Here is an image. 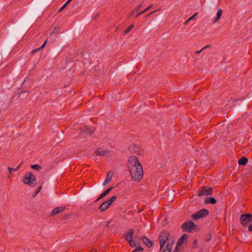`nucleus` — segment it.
Masks as SVG:
<instances>
[{"label":"nucleus","instance_id":"nucleus-1","mask_svg":"<svg viewBox=\"0 0 252 252\" xmlns=\"http://www.w3.org/2000/svg\"><path fill=\"white\" fill-rule=\"evenodd\" d=\"M131 179L134 181H140L143 175V168L135 156L129 157L127 162Z\"/></svg>","mask_w":252,"mask_h":252},{"label":"nucleus","instance_id":"nucleus-2","mask_svg":"<svg viewBox=\"0 0 252 252\" xmlns=\"http://www.w3.org/2000/svg\"><path fill=\"white\" fill-rule=\"evenodd\" d=\"M170 233L168 231L164 230L161 232L159 236V243H160V251H162L166 242L169 241V243H174V240L170 241L169 239Z\"/></svg>","mask_w":252,"mask_h":252},{"label":"nucleus","instance_id":"nucleus-3","mask_svg":"<svg viewBox=\"0 0 252 252\" xmlns=\"http://www.w3.org/2000/svg\"><path fill=\"white\" fill-rule=\"evenodd\" d=\"M23 182L31 187H34L36 185V177L31 172H27L24 176Z\"/></svg>","mask_w":252,"mask_h":252},{"label":"nucleus","instance_id":"nucleus-4","mask_svg":"<svg viewBox=\"0 0 252 252\" xmlns=\"http://www.w3.org/2000/svg\"><path fill=\"white\" fill-rule=\"evenodd\" d=\"M182 228L184 232H192L196 231L198 226L191 221H186L182 225Z\"/></svg>","mask_w":252,"mask_h":252},{"label":"nucleus","instance_id":"nucleus-5","mask_svg":"<svg viewBox=\"0 0 252 252\" xmlns=\"http://www.w3.org/2000/svg\"><path fill=\"white\" fill-rule=\"evenodd\" d=\"M240 221L242 225L247 226L252 222V214H244L241 215Z\"/></svg>","mask_w":252,"mask_h":252},{"label":"nucleus","instance_id":"nucleus-6","mask_svg":"<svg viewBox=\"0 0 252 252\" xmlns=\"http://www.w3.org/2000/svg\"><path fill=\"white\" fill-rule=\"evenodd\" d=\"M209 211L206 209H202L191 216V218L194 220L205 217L209 215Z\"/></svg>","mask_w":252,"mask_h":252},{"label":"nucleus","instance_id":"nucleus-7","mask_svg":"<svg viewBox=\"0 0 252 252\" xmlns=\"http://www.w3.org/2000/svg\"><path fill=\"white\" fill-rule=\"evenodd\" d=\"M213 189L208 186H203L198 193V196H208L212 195Z\"/></svg>","mask_w":252,"mask_h":252},{"label":"nucleus","instance_id":"nucleus-8","mask_svg":"<svg viewBox=\"0 0 252 252\" xmlns=\"http://www.w3.org/2000/svg\"><path fill=\"white\" fill-rule=\"evenodd\" d=\"M134 233V230L132 228H130L128 231L124 235V238L128 243H131V240L133 239V236Z\"/></svg>","mask_w":252,"mask_h":252},{"label":"nucleus","instance_id":"nucleus-9","mask_svg":"<svg viewBox=\"0 0 252 252\" xmlns=\"http://www.w3.org/2000/svg\"><path fill=\"white\" fill-rule=\"evenodd\" d=\"M188 235L186 234H184L181 237L178 241L174 252H178V248L180 247L184 242L187 239Z\"/></svg>","mask_w":252,"mask_h":252},{"label":"nucleus","instance_id":"nucleus-10","mask_svg":"<svg viewBox=\"0 0 252 252\" xmlns=\"http://www.w3.org/2000/svg\"><path fill=\"white\" fill-rule=\"evenodd\" d=\"M65 209V207H59L54 208L51 213L52 216H54L55 215H57L59 213L63 212Z\"/></svg>","mask_w":252,"mask_h":252},{"label":"nucleus","instance_id":"nucleus-11","mask_svg":"<svg viewBox=\"0 0 252 252\" xmlns=\"http://www.w3.org/2000/svg\"><path fill=\"white\" fill-rule=\"evenodd\" d=\"M113 175V171H110L108 172V173H107V177L105 178V179L103 182V186L106 185V184H108L111 181V180H112Z\"/></svg>","mask_w":252,"mask_h":252},{"label":"nucleus","instance_id":"nucleus-12","mask_svg":"<svg viewBox=\"0 0 252 252\" xmlns=\"http://www.w3.org/2000/svg\"><path fill=\"white\" fill-rule=\"evenodd\" d=\"M143 243L148 248H151L153 245V242L146 236H143L142 238Z\"/></svg>","mask_w":252,"mask_h":252},{"label":"nucleus","instance_id":"nucleus-13","mask_svg":"<svg viewBox=\"0 0 252 252\" xmlns=\"http://www.w3.org/2000/svg\"><path fill=\"white\" fill-rule=\"evenodd\" d=\"M113 187L109 188V189L105 190L103 193H102L99 196V197L95 200V202L97 201L98 200L104 197L106 195H107L109 192L113 189Z\"/></svg>","mask_w":252,"mask_h":252},{"label":"nucleus","instance_id":"nucleus-14","mask_svg":"<svg viewBox=\"0 0 252 252\" xmlns=\"http://www.w3.org/2000/svg\"><path fill=\"white\" fill-rule=\"evenodd\" d=\"M94 153L97 156H104L107 155L108 153V152L107 151L103 150L102 149L99 148L97 149L95 151Z\"/></svg>","mask_w":252,"mask_h":252},{"label":"nucleus","instance_id":"nucleus-15","mask_svg":"<svg viewBox=\"0 0 252 252\" xmlns=\"http://www.w3.org/2000/svg\"><path fill=\"white\" fill-rule=\"evenodd\" d=\"M217 202L216 199L214 197H207L205 199V203L209 204H214Z\"/></svg>","mask_w":252,"mask_h":252},{"label":"nucleus","instance_id":"nucleus-16","mask_svg":"<svg viewBox=\"0 0 252 252\" xmlns=\"http://www.w3.org/2000/svg\"><path fill=\"white\" fill-rule=\"evenodd\" d=\"M108 202L105 201L99 206L98 208L101 211H105L109 207L110 205L108 204Z\"/></svg>","mask_w":252,"mask_h":252},{"label":"nucleus","instance_id":"nucleus-17","mask_svg":"<svg viewBox=\"0 0 252 252\" xmlns=\"http://www.w3.org/2000/svg\"><path fill=\"white\" fill-rule=\"evenodd\" d=\"M222 10L221 9L219 8L217 11V16L216 18L213 21V23H216L220 19L222 15Z\"/></svg>","mask_w":252,"mask_h":252},{"label":"nucleus","instance_id":"nucleus-18","mask_svg":"<svg viewBox=\"0 0 252 252\" xmlns=\"http://www.w3.org/2000/svg\"><path fill=\"white\" fill-rule=\"evenodd\" d=\"M248 161V159L245 157H243L238 160V163L240 165H245Z\"/></svg>","mask_w":252,"mask_h":252},{"label":"nucleus","instance_id":"nucleus-19","mask_svg":"<svg viewBox=\"0 0 252 252\" xmlns=\"http://www.w3.org/2000/svg\"><path fill=\"white\" fill-rule=\"evenodd\" d=\"M153 5V4L149 5L147 8H146L144 10H143L140 11V12H139L138 13H137L136 15H135V18H138V16H139L140 15L143 14V13H144L146 12L147 11H148V10H149L152 8Z\"/></svg>","mask_w":252,"mask_h":252},{"label":"nucleus","instance_id":"nucleus-20","mask_svg":"<svg viewBox=\"0 0 252 252\" xmlns=\"http://www.w3.org/2000/svg\"><path fill=\"white\" fill-rule=\"evenodd\" d=\"M47 43V40H45L44 43L39 48H36L32 50V54L33 55L35 54V53L41 50L45 46Z\"/></svg>","mask_w":252,"mask_h":252},{"label":"nucleus","instance_id":"nucleus-21","mask_svg":"<svg viewBox=\"0 0 252 252\" xmlns=\"http://www.w3.org/2000/svg\"><path fill=\"white\" fill-rule=\"evenodd\" d=\"M172 248V244L169 243V241L168 242V244L164 249L162 252H171V250Z\"/></svg>","mask_w":252,"mask_h":252},{"label":"nucleus","instance_id":"nucleus-22","mask_svg":"<svg viewBox=\"0 0 252 252\" xmlns=\"http://www.w3.org/2000/svg\"><path fill=\"white\" fill-rule=\"evenodd\" d=\"M83 130L87 133L91 134L94 131V129L93 127L89 128L87 126H85L83 128Z\"/></svg>","mask_w":252,"mask_h":252},{"label":"nucleus","instance_id":"nucleus-23","mask_svg":"<svg viewBox=\"0 0 252 252\" xmlns=\"http://www.w3.org/2000/svg\"><path fill=\"white\" fill-rule=\"evenodd\" d=\"M22 163H21L19 165H18L15 168H13L10 167H9L8 168V169L9 171V172L11 173L12 171H17L18 170L20 167V166L21 165Z\"/></svg>","mask_w":252,"mask_h":252},{"label":"nucleus","instance_id":"nucleus-24","mask_svg":"<svg viewBox=\"0 0 252 252\" xmlns=\"http://www.w3.org/2000/svg\"><path fill=\"white\" fill-rule=\"evenodd\" d=\"M31 168L37 171L40 170L41 168V166L37 164L31 165Z\"/></svg>","mask_w":252,"mask_h":252},{"label":"nucleus","instance_id":"nucleus-25","mask_svg":"<svg viewBox=\"0 0 252 252\" xmlns=\"http://www.w3.org/2000/svg\"><path fill=\"white\" fill-rule=\"evenodd\" d=\"M133 28V25H131L130 26H129L127 28V29H126L125 31H124V33L125 34H127Z\"/></svg>","mask_w":252,"mask_h":252},{"label":"nucleus","instance_id":"nucleus-26","mask_svg":"<svg viewBox=\"0 0 252 252\" xmlns=\"http://www.w3.org/2000/svg\"><path fill=\"white\" fill-rule=\"evenodd\" d=\"M117 198V196L116 195H114L112 196L111 199L109 200H107L106 201H108V203L109 205H110L113 202H114Z\"/></svg>","mask_w":252,"mask_h":252},{"label":"nucleus","instance_id":"nucleus-27","mask_svg":"<svg viewBox=\"0 0 252 252\" xmlns=\"http://www.w3.org/2000/svg\"><path fill=\"white\" fill-rule=\"evenodd\" d=\"M209 46V45H207V46H205L204 47H203V48H202L200 50L195 51V54H199L201 53L203 50H204L206 48L208 47Z\"/></svg>","mask_w":252,"mask_h":252},{"label":"nucleus","instance_id":"nucleus-28","mask_svg":"<svg viewBox=\"0 0 252 252\" xmlns=\"http://www.w3.org/2000/svg\"><path fill=\"white\" fill-rule=\"evenodd\" d=\"M132 252H143V249L139 247L137 249L134 250Z\"/></svg>","mask_w":252,"mask_h":252},{"label":"nucleus","instance_id":"nucleus-29","mask_svg":"<svg viewBox=\"0 0 252 252\" xmlns=\"http://www.w3.org/2000/svg\"><path fill=\"white\" fill-rule=\"evenodd\" d=\"M142 3H141L140 4H139L138 6H137L135 8H134V10L136 11V12H137L138 10H139L141 7H142Z\"/></svg>","mask_w":252,"mask_h":252},{"label":"nucleus","instance_id":"nucleus-30","mask_svg":"<svg viewBox=\"0 0 252 252\" xmlns=\"http://www.w3.org/2000/svg\"><path fill=\"white\" fill-rule=\"evenodd\" d=\"M130 247H134L136 246V242L134 241H133V239L131 240V243H128Z\"/></svg>","mask_w":252,"mask_h":252},{"label":"nucleus","instance_id":"nucleus-31","mask_svg":"<svg viewBox=\"0 0 252 252\" xmlns=\"http://www.w3.org/2000/svg\"><path fill=\"white\" fill-rule=\"evenodd\" d=\"M197 246V241L196 239L194 240L193 242V248H195Z\"/></svg>","mask_w":252,"mask_h":252},{"label":"nucleus","instance_id":"nucleus-32","mask_svg":"<svg viewBox=\"0 0 252 252\" xmlns=\"http://www.w3.org/2000/svg\"><path fill=\"white\" fill-rule=\"evenodd\" d=\"M42 189V186L39 187L35 191V194L34 196H35L37 194H38L41 190Z\"/></svg>","mask_w":252,"mask_h":252},{"label":"nucleus","instance_id":"nucleus-33","mask_svg":"<svg viewBox=\"0 0 252 252\" xmlns=\"http://www.w3.org/2000/svg\"><path fill=\"white\" fill-rule=\"evenodd\" d=\"M135 12H136V11H135V10H134V9H133V10H132V11L130 12V13L128 14V18H129L130 17L132 16V15H133V14H134V13Z\"/></svg>","mask_w":252,"mask_h":252},{"label":"nucleus","instance_id":"nucleus-34","mask_svg":"<svg viewBox=\"0 0 252 252\" xmlns=\"http://www.w3.org/2000/svg\"><path fill=\"white\" fill-rule=\"evenodd\" d=\"M67 5L64 3L63 6L58 10V12H61L63 9L65 8Z\"/></svg>","mask_w":252,"mask_h":252},{"label":"nucleus","instance_id":"nucleus-35","mask_svg":"<svg viewBox=\"0 0 252 252\" xmlns=\"http://www.w3.org/2000/svg\"><path fill=\"white\" fill-rule=\"evenodd\" d=\"M158 11V10H155V11H152V12H151L149 13V14H148L147 15H146V16H145V17H146H146H148V16H149L150 15H152L153 13H155V12H157V11Z\"/></svg>","mask_w":252,"mask_h":252},{"label":"nucleus","instance_id":"nucleus-36","mask_svg":"<svg viewBox=\"0 0 252 252\" xmlns=\"http://www.w3.org/2000/svg\"><path fill=\"white\" fill-rule=\"evenodd\" d=\"M198 13H195L193 15H192L191 17L189 19V20H191L194 18V17L197 15Z\"/></svg>","mask_w":252,"mask_h":252},{"label":"nucleus","instance_id":"nucleus-37","mask_svg":"<svg viewBox=\"0 0 252 252\" xmlns=\"http://www.w3.org/2000/svg\"><path fill=\"white\" fill-rule=\"evenodd\" d=\"M249 227H248V230L249 231H252V224H249V225H248Z\"/></svg>","mask_w":252,"mask_h":252},{"label":"nucleus","instance_id":"nucleus-38","mask_svg":"<svg viewBox=\"0 0 252 252\" xmlns=\"http://www.w3.org/2000/svg\"><path fill=\"white\" fill-rule=\"evenodd\" d=\"M72 0H68L66 3H65L66 5H67Z\"/></svg>","mask_w":252,"mask_h":252},{"label":"nucleus","instance_id":"nucleus-39","mask_svg":"<svg viewBox=\"0 0 252 252\" xmlns=\"http://www.w3.org/2000/svg\"><path fill=\"white\" fill-rule=\"evenodd\" d=\"M211 239V237H210L209 238H207V239H206V241H209Z\"/></svg>","mask_w":252,"mask_h":252},{"label":"nucleus","instance_id":"nucleus-40","mask_svg":"<svg viewBox=\"0 0 252 252\" xmlns=\"http://www.w3.org/2000/svg\"><path fill=\"white\" fill-rule=\"evenodd\" d=\"M189 19L185 22V24H187V23H188L189 21Z\"/></svg>","mask_w":252,"mask_h":252},{"label":"nucleus","instance_id":"nucleus-41","mask_svg":"<svg viewBox=\"0 0 252 252\" xmlns=\"http://www.w3.org/2000/svg\"><path fill=\"white\" fill-rule=\"evenodd\" d=\"M109 225V224H106V227H108Z\"/></svg>","mask_w":252,"mask_h":252}]
</instances>
